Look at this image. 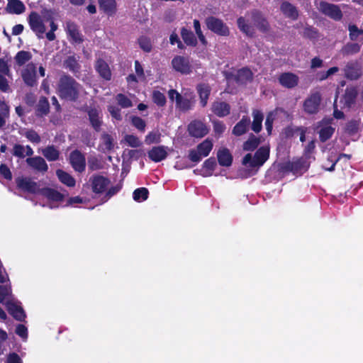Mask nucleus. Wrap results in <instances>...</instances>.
<instances>
[{
	"instance_id": "23",
	"label": "nucleus",
	"mask_w": 363,
	"mask_h": 363,
	"mask_svg": "<svg viewBox=\"0 0 363 363\" xmlns=\"http://www.w3.org/2000/svg\"><path fill=\"white\" fill-rule=\"evenodd\" d=\"M22 78L24 83L30 87L37 84L36 70L34 65H28L22 72Z\"/></svg>"
},
{
	"instance_id": "47",
	"label": "nucleus",
	"mask_w": 363,
	"mask_h": 363,
	"mask_svg": "<svg viewBox=\"0 0 363 363\" xmlns=\"http://www.w3.org/2000/svg\"><path fill=\"white\" fill-rule=\"evenodd\" d=\"M32 57V55L28 51L21 50L17 52L15 60L18 65L22 66L28 62Z\"/></svg>"
},
{
	"instance_id": "13",
	"label": "nucleus",
	"mask_w": 363,
	"mask_h": 363,
	"mask_svg": "<svg viewBox=\"0 0 363 363\" xmlns=\"http://www.w3.org/2000/svg\"><path fill=\"white\" fill-rule=\"evenodd\" d=\"M89 182H91V189L95 194L104 193L110 184V180L107 177L99 174L93 175Z\"/></svg>"
},
{
	"instance_id": "57",
	"label": "nucleus",
	"mask_w": 363,
	"mask_h": 363,
	"mask_svg": "<svg viewBox=\"0 0 363 363\" xmlns=\"http://www.w3.org/2000/svg\"><path fill=\"white\" fill-rule=\"evenodd\" d=\"M303 36L309 39H315L318 36V30L312 26H306L303 30Z\"/></svg>"
},
{
	"instance_id": "41",
	"label": "nucleus",
	"mask_w": 363,
	"mask_h": 363,
	"mask_svg": "<svg viewBox=\"0 0 363 363\" xmlns=\"http://www.w3.org/2000/svg\"><path fill=\"white\" fill-rule=\"evenodd\" d=\"M361 46L357 43H347L341 49V52L343 55H352L358 53L360 51Z\"/></svg>"
},
{
	"instance_id": "34",
	"label": "nucleus",
	"mask_w": 363,
	"mask_h": 363,
	"mask_svg": "<svg viewBox=\"0 0 363 363\" xmlns=\"http://www.w3.org/2000/svg\"><path fill=\"white\" fill-rule=\"evenodd\" d=\"M181 36L184 43L191 47H196L198 44L197 39L194 33L185 27L181 28Z\"/></svg>"
},
{
	"instance_id": "52",
	"label": "nucleus",
	"mask_w": 363,
	"mask_h": 363,
	"mask_svg": "<svg viewBox=\"0 0 363 363\" xmlns=\"http://www.w3.org/2000/svg\"><path fill=\"white\" fill-rule=\"evenodd\" d=\"M131 124L139 131L144 132L146 127V123L142 118L136 116L130 117Z\"/></svg>"
},
{
	"instance_id": "29",
	"label": "nucleus",
	"mask_w": 363,
	"mask_h": 363,
	"mask_svg": "<svg viewBox=\"0 0 363 363\" xmlns=\"http://www.w3.org/2000/svg\"><path fill=\"white\" fill-rule=\"evenodd\" d=\"M217 158L219 164L222 167H230L233 163V156L226 147H223L218 151Z\"/></svg>"
},
{
	"instance_id": "27",
	"label": "nucleus",
	"mask_w": 363,
	"mask_h": 363,
	"mask_svg": "<svg viewBox=\"0 0 363 363\" xmlns=\"http://www.w3.org/2000/svg\"><path fill=\"white\" fill-rule=\"evenodd\" d=\"M39 193L48 200L56 202L62 201L65 198V196L62 193L50 187L40 189Z\"/></svg>"
},
{
	"instance_id": "20",
	"label": "nucleus",
	"mask_w": 363,
	"mask_h": 363,
	"mask_svg": "<svg viewBox=\"0 0 363 363\" xmlns=\"http://www.w3.org/2000/svg\"><path fill=\"white\" fill-rule=\"evenodd\" d=\"M85 111L88 114L91 127L95 131H100L103 121L101 118L99 116V111L94 107H86Z\"/></svg>"
},
{
	"instance_id": "33",
	"label": "nucleus",
	"mask_w": 363,
	"mask_h": 363,
	"mask_svg": "<svg viewBox=\"0 0 363 363\" xmlns=\"http://www.w3.org/2000/svg\"><path fill=\"white\" fill-rule=\"evenodd\" d=\"M172 94H177L176 106L182 111H187L191 109L193 102L191 99L184 98L177 91H172Z\"/></svg>"
},
{
	"instance_id": "36",
	"label": "nucleus",
	"mask_w": 363,
	"mask_h": 363,
	"mask_svg": "<svg viewBox=\"0 0 363 363\" xmlns=\"http://www.w3.org/2000/svg\"><path fill=\"white\" fill-rule=\"evenodd\" d=\"M42 154L49 162H55L59 160L60 152L55 145H50L42 150Z\"/></svg>"
},
{
	"instance_id": "56",
	"label": "nucleus",
	"mask_w": 363,
	"mask_h": 363,
	"mask_svg": "<svg viewBox=\"0 0 363 363\" xmlns=\"http://www.w3.org/2000/svg\"><path fill=\"white\" fill-rule=\"evenodd\" d=\"M124 139L128 145L132 147H138L142 144L139 138L134 135H126Z\"/></svg>"
},
{
	"instance_id": "53",
	"label": "nucleus",
	"mask_w": 363,
	"mask_h": 363,
	"mask_svg": "<svg viewBox=\"0 0 363 363\" xmlns=\"http://www.w3.org/2000/svg\"><path fill=\"white\" fill-rule=\"evenodd\" d=\"M193 23L195 33L197 35L201 43L203 45H206L208 42L201 30L200 21L198 19H194Z\"/></svg>"
},
{
	"instance_id": "59",
	"label": "nucleus",
	"mask_w": 363,
	"mask_h": 363,
	"mask_svg": "<svg viewBox=\"0 0 363 363\" xmlns=\"http://www.w3.org/2000/svg\"><path fill=\"white\" fill-rule=\"evenodd\" d=\"M349 31L351 40H355L359 35H363V29H359L356 25H350Z\"/></svg>"
},
{
	"instance_id": "49",
	"label": "nucleus",
	"mask_w": 363,
	"mask_h": 363,
	"mask_svg": "<svg viewBox=\"0 0 363 363\" xmlns=\"http://www.w3.org/2000/svg\"><path fill=\"white\" fill-rule=\"evenodd\" d=\"M152 101L153 102L160 107L165 106L167 100L164 94L158 90H155L152 92Z\"/></svg>"
},
{
	"instance_id": "40",
	"label": "nucleus",
	"mask_w": 363,
	"mask_h": 363,
	"mask_svg": "<svg viewBox=\"0 0 363 363\" xmlns=\"http://www.w3.org/2000/svg\"><path fill=\"white\" fill-rule=\"evenodd\" d=\"M64 67L72 73L79 72L80 69V65L74 55H71L67 57L64 61Z\"/></svg>"
},
{
	"instance_id": "54",
	"label": "nucleus",
	"mask_w": 363,
	"mask_h": 363,
	"mask_svg": "<svg viewBox=\"0 0 363 363\" xmlns=\"http://www.w3.org/2000/svg\"><path fill=\"white\" fill-rule=\"evenodd\" d=\"M116 100L118 105L123 108H129L133 106L131 100L123 94H117Z\"/></svg>"
},
{
	"instance_id": "12",
	"label": "nucleus",
	"mask_w": 363,
	"mask_h": 363,
	"mask_svg": "<svg viewBox=\"0 0 363 363\" xmlns=\"http://www.w3.org/2000/svg\"><path fill=\"white\" fill-rule=\"evenodd\" d=\"M320 11L324 15L335 21H340L342 18V13L337 5L321 1L320 3Z\"/></svg>"
},
{
	"instance_id": "45",
	"label": "nucleus",
	"mask_w": 363,
	"mask_h": 363,
	"mask_svg": "<svg viewBox=\"0 0 363 363\" xmlns=\"http://www.w3.org/2000/svg\"><path fill=\"white\" fill-rule=\"evenodd\" d=\"M36 111L40 115L46 116L50 112V104L45 96H41L37 105Z\"/></svg>"
},
{
	"instance_id": "25",
	"label": "nucleus",
	"mask_w": 363,
	"mask_h": 363,
	"mask_svg": "<svg viewBox=\"0 0 363 363\" xmlns=\"http://www.w3.org/2000/svg\"><path fill=\"white\" fill-rule=\"evenodd\" d=\"M149 158L155 162H160L164 160H165L167 157V147L161 145L153 147L150 149L147 152Z\"/></svg>"
},
{
	"instance_id": "44",
	"label": "nucleus",
	"mask_w": 363,
	"mask_h": 363,
	"mask_svg": "<svg viewBox=\"0 0 363 363\" xmlns=\"http://www.w3.org/2000/svg\"><path fill=\"white\" fill-rule=\"evenodd\" d=\"M103 150L104 152H110L114 147V140L111 135L104 133L101 135Z\"/></svg>"
},
{
	"instance_id": "37",
	"label": "nucleus",
	"mask_w": 363,
	"mask_h": 363,
	"mask_svg": "<svg viewBox=\"0 0 363 363\" xmlns=\"http://www.w3.org/2000/svg\"><path fill=\"white\" fill-rule=\"evenodd\" d=\"M56 175L61 183L69 186L74 187L76 184L75 179L69 173L62 169H57Z\"/></svg>"
},
{
	"instance_id": "48",
	"label": "nucleus",
	"mask_w": 363,
	"mask_h": 363,
	"mask_svg": "<svg viewBox=\"0 0 363 363\" xmlns=\"http://www.w3.org/2000/svg\"><path fill=\"white\" fill-rule=\"evenodd\" d=\"M216 167V160L215 157H210L205 160L203 164V167L206 169V173L203 174V176L208 177L211 176L213 172L214 171Z\"/></svg>"
},
{
	"instance_id": "61",
	"label": "nucleus",
	"mask_w": 363,
	"mask_h": 363,
	"mask_svg": "<svg viewBox=\"0 0 363 363\" xmlns=\"http://www.w3.org/2000/svg\"><path fill=\"white\" fill-rule=\"evenodd\" d=\"M108 111L110 113V114L111 115V116L113 118H114L115 119H116L117 121L122 120L123 118H122V115H121V111L118 107H117L116 106L111 105V106H108Z\"/></svg>"
},
{
	"instance_id": "42",
	"label": "nucleus",
	"mask_w": 363,
	"mask_h": 363,
	"mask_svg": "<svg viewBox=\"0 0 363 363\" xmlns=\"http://www.w3.org/2000/svg\"><path fill=\"white\" fill-rule=\"evenodd\" d=\"M335 128L331 125H325L322 127L318 131L319 139L322 143L328 140L333 135Z\"/></svg>"
},
{
	"instance_id": "18",
	"label": "nucleus",
	"mask_w": 363,
	"mask_h": 363,
	"mask_svg": "<svg viewBox=\"0 0 363 363\" xmlns=\"http://www.w3.org/2000/svg\"><path fill=\"white\" fill-rule=\"evenodd\" d=\"M278 81L283 87L293 89L298 84L299 78L294 73L284 72L279 75Z\"/></svg>"
},
{
	"instance_id": "39",
	"label": "nucleus",
	"mask_w": 363,
	"mask_h": 363,
	"mask_svg": "<svg viewBox=\"0 0 363 363\" xmlns=\"http://www.w3.org/2000/svg\"><path fill=\"white\" fill-rule=\"evenodd\" d=\"M260 143V138L251 133L248 139L243 143L242 148L245 151H253L257 149Z\"/></svg>"
},
{
	"instance_id": "31",
	"label": "nucleus",
	"mask_w": 363,
	"mask_h": 363,
	"mask_svg": "<svg viewBox=\"0 0 363 363\" xmlns=\"http://www.w3.org/2000/svg\"><path fill=\"white\" fill-rule=\"evenodd\" d=\"M250 123V118L248 116H243L242 119L233 127L232 133L235 136H241L245 134Z\"/></svg>"
},
{
	"instance_id": "24",
	"label": "nucleus",
	"mask_w": 363,
	"mask_h": 363,
	"mask_svg": "<svg viewBox=\"0 0 363 363\" xmlns=\"http://www.w3.org/2000/svg\"><path fill=\"white\" fill-rule=\"evenodd\" d=\"M99 10L108 16H113L117 12L116 0H98Z\"/></svg>"
},
{
	"instance_id": "8",
	"label": "nucleus",
	"mask_w": 363,
	"mask_h": 363,
	"mask_svg": "<svg viewBox=\"0 0 363 363\" xmlns=\"http://www.w3.org/2000/svg\"><path fill=\"white\" fill-rule=\"evenodd\" d=\"M309 168V164L306 159L303 157L298 158L292 162H288L284 164L282 169L286 172H291L294 174H303Z\"/></svg>"
},
{
	"instance_id": "43",
	"label": "nucleus",
	"mask_w": 363,
	"mask_h": 363,
	"mask_svg": "<svg viewBox=\"0 0 363 363\" xmlns=\"http://www.w3.org/2000/svg\"><path fill=\"white\" fill-rule=\"evenodd\" d=\"M360 125V120H350L346 124L345 127V132L349 135H353L359 131Z\"/></svg>"
},
{
	"instance_id": "32",
	"label": "nucleus",
	"mask_w": 363,
	"mask_h": 363,
	"mask_svg": "<svg viewBox=\"0 0 363 363\" xmlns=\"http://www.w3.org/2000/svg\"><path fill=\"white\" fill-rule=\"evenodd\" d=\"M357 94L358 93L356 88L347 87L342 96L345 106L351 108L355 103Z\"/></svg>"
},
{
	"instance_id": "1",
	"label": "nucleus",
	"mask_w": 363,
	"mask_h": 363,
	"mask_svg": "<svg viewBox=\"0 0 363 363\" xmlns=\"http://www.w3.org/2000/svg\"><path fill=\"white\" fill-rule=\"evenodd\" d=\"M82 85L69 74L60 77L57 87V93L61 99L75 102L79 99Z\"/></svg>"
},
{
	"instance_id": "4",
	"label": "nucleus",
	"mask_w": 363,
	"mask_h": 363,
	"mask_svg": "<svg viewBox=\"0 0 363 363\" xmlns=\"http://www.w3.org/2000/svg\"><path fill=\"white\" fill-rule=\"evenodd\" d=\"M205 23L208 30L219 36L228 37L230 35L228 26L218 18L208 16L206 18Z\"/></svg>"
},
{
	"instance_id": "3",
	"label": "nucleus",
	"mask_w": 363,
	"mask_h": 363,
	"mask_svg": "<svg viewBox=\"0 0 363 363\" xmlns=\"http://www.w3.org/2000/svg\"><path fill=\"white\" fill-rule=\"evenodd\" d=\"M213 147L212 140L207 138L197 145L196 150L191 149L189 150V159L193 162L198 163L201 160L203 157H206L208 156Z\"/></svg>"
},
{
	"instance_id": "46",
	"label": "nucleus",
	"mask_w": 363,
	"mask_h": 363,
	"mask_svg": "<svg viewBox=\"0 0 363 363\" xmlns=\"http://www.w3.org/2000/svg\"><path fill=\"white\" fill-rule=\"evenodd\" d=\"M149 196V191L145 187H140L136 189L133 194V199L135 201L140 202L147 199Z\"/></svg>"
},
{
	"instance_id": "55",
	"label": "nucleus",
	"mask_w": 363,
	"mask_h": 363,
	"mask_svg": "<svg viewBox=\"0 0 363 363\" xmlns=\"http://www.w3.org/2000/svg\"><path fill=\"white\" fill-rule=\"evenodd\" d=\"M213 128L215 134L220 137L225 130V125L223 121L214 120L212 121Z\"/></svg>"
},
{
	"instance_id": "22",
	"label": "nucleus",
	"mask_w": 363,
	"mask_h": 363,
	"mask_svg": "<svg viewBox=\"0 0 363 363\" xmlns=\"http://www.w3.org/2000/svg\"><path fill=\"white\" fill-rule=\"evenodd\" d=\"M233 79L238 84H247L253 79V73L248 67H242L233 75Z\"/></svg>"
},
{
	"instance_id": "51",
	"label": "nucleus",
	"mask_w": 363,
	"mask_h": 363,
	"mask_svg": "<svg viewBox=\"0 0 363 363\" xmlns=\"http://www.w3.org/2000/svg\"><path fill=\"white\" fill-rule=\"evenodd\" d=\"M140 48L145 52H150L152 50V45L150 39L147 36H140L138 38Z\"/></svg>"
},
{
	"instance_id": "63",
	"label": "nucleus",
	"mask_w": 363,
	"mask_h": 363,
	"mask_svg": "<svg viewBox=\"0 0 363 363\" xmlns=\"http://www.w3.org/2000/svg\"><path fill=\"white\" fill-rule=\"evenodd\" d=\"M0 174L4 179L7 180H11L12 179L11 172L8 166L5 164H0Z\"/></svg>"
},
{
	"instance_id": "26",
	"label": "nucleus",
	"mask_w": 363,
	"mask_h": 363,
	"mask_svg": "<svg viewBox=\"0 0 363 363\" xmlns=\"http://www.w3.org/2000/svg\"><path fill=\"white\" fill-rule=\"evenodd\" d=\"M280 10L286 18L293 21H296L298 18L299 14L297 8L289 1L282 2Z\"/></svg>"
},
{
	"instance_id": "6",
	"label": "nucleus",
	"mask_w": 363,
	"mask_h": 363,
	"mask_svg": "<svg viewBox=\"0 0 363 363\" xmlns=\"http://www.w3.org/2000/svg\"><path fill=\"white\" fill-rule=\"evenodd\" d=\"M172 68L182 74H189L192 72V65L189 57L176 55L171 62Z\"/></svg>"
},
{
	"instance_id": "58",
	"label": "nucleus",
	"mask_w": 363,
	"mask_h": 363,
	"mask_svg": "<svg viewBox=\"0 0 363 363\" xmlns=\"http://www.w3.org/2000/svg\"><path fill=\"white\" fill-rule=\"evenodd\" d=\"M146 144L158 143L160 142V134L155 132H150L146 136L145 140Z\"/></svg>"
},
{
	"instance_id": "19",
	"label": "nucleus",
	"mask_w": 363,
	"mask_h": 363,
	"mask_svg": "<svg viewBox=\"0 0 363 363\" xmlns=\"http://www.w3.org/2000/svg\"><path fill=\"white\" fill-rule=\"evenodd\" d=\"M230 106L225 101H215L212 103L211 110L213 114L220 118L228 116L230 113Z\"/></svg>"
},
{
	"instance_id": "62",
	"label": "nucleus",
	"mask_w": 363,
	"mask_h": 363,
	"mask_svg": "<svg viewBox=\"0 0 363 363\" xmlns=\"http://www.w3.org/2000/svg\"><path fill=\"white\" fill-rule=\"evenodd\" d=\"M274 117L272 112H270L267 114L265 120V127L269 135H271L272 128H273V123H274Z\"/></svg>"
},
{
	"instance_id": "10",
	"label": "nucleus",
	"mask_w": 363,
	"mask_h": 363,
	"mask_svg": "<svg viewBox=\"0 0 363 363\" xmlns=\"http://www.w3.org/2000/svg\"><path fill=\"white\" fill-rule=\"evenodd\" d=\"M69 164L74 171L79 173L86 169V158L84 155L79 150L72 151L69 157Z\"/></svg>"
},
{
	"instance_id": "38",
	"label": "nucleus",
	"mask_w": 363,
	"mask_h": 363,
	"mask_svg": "<svg viewBox=\"0 0 363 363\" xmlns=\"http://www.w3.org/2000/svg\"><path fill=\"white\" fill-rule=\"evenodd\" d=\"M253 121L252 123V130L255 133H259L262 130L264 115L262 112L258 109L252 111Z\"/></svg>"
},
{
	"instance_id": "9",
	"label": "nucleus",
	"mask_w": 363,
	"mask_h": 363,
	"mask_svg": "<svg viewBox=\"0 0 363 363\" xmlns=\"http://www.w3.org/2000/svg\"><path fill=\"white\" fill-rule=\"evenodd\" d=\"M321 103V96L319 92L311 94L303 102V111L308 114H315L318 112Z\"/></svg>"
},
{
	"instance_id": "50",
	"label": "nucleus",
	"mask_w": 363,
	"mask_h": 363,
	"mask_svg": "<svg viewBox=\"0 0 363 363\" xmlns=\"http://www.w3.org/2000/svg\"><path fill=\"white\" fill-rule=\"evenodd\" d=\"M23 135L32 143L38 144L41 141L40 135L33 129H28Z\"/></svg>"
},
{
	"instance_id": "14",
	"label": "nucleus",
	"mask_w": 363,
	"mask_h": 363,
	"mask_svg": "<svg viewBox=\"0 0 363 363\" xmlns=\"http://www.w3.org/2000/svg\"><path fill=\"white\" fill-rule=\"evenodd\" d=\"M16 183L18 189L30 194L39 193L40 189L37 182L28 177H19L16 179Z\"/></svg>"
},
{
	"instance_id": "30",
	"label": "nucleus",
	"mask_w": 363,
	"mask_h": 363,
	"mask_svg": "<svg viewBox=\"0 0 363 363\" xmlns=\"http://www.w3.org/2000/svg\"><path fill=\"white\" fill-rule=\"evenodd\" d=\"M6 10L9 13L19 15L25 11L26 6L21 0H8Z\"/></svg>"
},
{
	"instance_id": "60",
	"label": "nucleus",
	"mask_w": 363,
	"mask_h": 363,
	"mask_svg": "<svg viewBox=\"0 0 363 363\" xmlns=\"http://www.w3.org/2000/svg\"><path fill=\"white\" fill-rule=\"evenodd\" d=\"M25 152V147L20 144H15L13 147L12 154L15 157H18L19 158H24L26 157Z\"/></svg>"
},
{
	"instance_id": "11",
	"label": "nucleus",
	"mask_w": 363,
	"mask_h": 363,
	"mask_svg": "<svg viewBox=\"0 0 363 363\" xmlns=\"http://www.w3.org/2000/svg\"><path fill=\"white\" fill-rule=\"evenodd\" d=\"M345 77L350 80H357L362 75V69L357 60L349 61L344 69Z\"/></svg>"
},
{
	"instance_id": "28",
	"label": "nucleus",
	"mask_w": 363,
	"mask_h": 363,
	"mask_svg": "<svg viewBox=\"0 0 363 363\" xmlns=\"http://www.w3.org/2000/svg\"><path fill=\"white\" fill-rule=\"evenodd\" d=\"M196 91L199 96L200 104L201 107H205L207 105L209 96L211 92L210 86L207 84H199L196 86Z\"/></svg>"
},
{
	"instance_id": "5",
	"label": "nucleus",
	"mask_w": 363,
	"mask_h": 363,
	"mask_svg": "<svg viewBox=\"0 0 363 363\" xmlns=\"http://www.w3.org/2000/svg\"><path fill=\"white\" fill-rule=\"evenodd\" d=\"M28 21L30 29L38 38H43L46 29L40 16L37 12L32 11L28 16Z\"/></svg>"
},
{
	"instance_id": "15",
	"label": "nucleus",
	"mask_w": 363,
	"mask_h": 363,
	"mask_svg": "<svg viewBox=\"0 0 363 363\" xmlns=\"http://www.w3.org/2000/svg\"><path fill=\"white\" fill-rule=\"evenodd\" d=\"M251 16L255 26L260 32L267 33L269 31V23L261 11L258 10H254L252 11Z\"/></svg>"
},
{
	"instance_id": "64",
	"label": "nucleus",
	"mask_w": 363,
	"mask_h": 363,
	"mask_svg": "<svg viewBox=\"0 0 363 363\" xmlns=\"http://www.w3.org/2000/svg\"><path fill=\"white\" fill-rule=\"evenodd\" d=\"M121 184H118L116 186L111 187L106 193L105 197L106 198V200L109 199L111 197L116 194L118 191H121Z\"/></svg>"
},
{
	"instance_id": "35",
	"label": "nucleus",
	"mask_w": 363,
	"mask_h": 363,
	"mask_svg": "<svg viewBox=\"0 0 363 363\" xmlns=\"http://www.w3.org/2000/svg\"><path fill=\"white\" fill-rule=\"evenodd\" d=\"M8 311L16 320L21 322L25 320L26 315L21 306L16 303H9Z\"/></svg>"
},
{
	"instance_id": "17",
	"label": "nucleus",
	"mask_w": 363,
	"mask_h": 363,
	"mask_svg": "<svg viewBox=\"0 0 363 363\" xmlns=\"http://www.w3.org/2000/svg\"><path fill=\"white\" fill-rule=\"evenodd\" d=\"M28 167L33 170L42 173L44 174L48 170V165L45 159L40 156H35L33 157H28L26 160Z\"/></svg>"
},
{
	"instance_id": "7",
	"label": "nucleus",
	"mask_w": 363,
	"mask_h": 363,
	"mask_svg": "<svg viewBox=\"0 0 363 363\" xmlns=\"http://www.w3.org/2000/svg\"><path fill=\"white\" fill-rule=\"evenodd\" d=\"M65 30L71 44L79 45L84 42V36L76 23L71 21H67Z\"/></svg>"
},
{
	"instance_id": "2",
	"label": "nucleus",
	"mask_w": 363,
	"mask_h": 363,
	"mask_svg": "<svg viewBox=\"0 0 363 363\" xmlns=\"http://www.w3.org/2000/svg\"><path fill=\"white\" fill-rule=\"evenodd\" d=\"M269 157V148L268 147L262 146L257 150L254 157L250 153H247L242 158V164L247 166L251 169H259L262 166Z\"/></svg>"
},
{
	"instance_id": "21",
	"label": "nucleus",
	"mask_w": 363,
	"mask_h": 363,
	"mask_svg": "<svg viewBox=\"0 0 363 363\" xmlns=\"http://www.w3.org/2000/svg\"><path fill=\"white\" fill-rule=\"evenodd\" d=\"M94 67L99 76L104 80L110 81L111 79L112 74L109 65L104 59H97Z\"/></svg>"
},
{
	"instance_id": "16",
	"label": "nucleus",
	"mask_w": 363,
	"mask_h": 363,
	"mask_svg": "<svg viewBox=\"0 0 363 363\" xmlns=\"http://www.w3.org/2000/svg\"><path fill=\"white\" fill-rule=\"evenodd\" d=\"M188 132L191 136L201 138L208 133V128L201 121H194L189 124Z\"/></svg>"
}]
</instances>
